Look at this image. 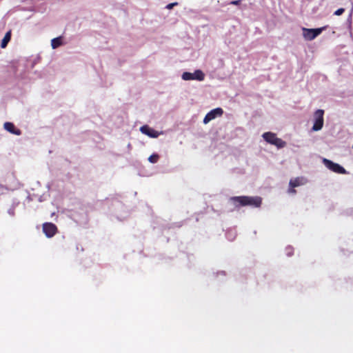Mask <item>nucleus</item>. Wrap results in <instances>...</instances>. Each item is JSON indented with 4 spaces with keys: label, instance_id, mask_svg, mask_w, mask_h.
<instances>
[{
    "label": "nucleus",
    "instance_id": "1",
    "mask_svg": "<svg viewBox=\"0 0 353 353\" xmlns=\"http://www.w3.org/2000/svg\"><path fill=\"white\" fill-rule=\"evenodd\" d=\"M230 200L235 205L259 207L261 204V198L259 196H235Z\"/></svg>",
    "mask_w": 353,
    "mask_h": 353
},
{
    "label": "nucleus",
    "instance_id": "2",
    "mask_svg": "<svg viewBox=\"0 0 353 353\" xmlns=\"http://www.w3.org/2000/svg\"><path fill=\"white\" fill-rule=\"evenodd\" d=\"M263 139L271 145H275L277 148H283L286 145L285 141L276 137L275 133L268 132L262 134Z\"/></svg>",
    "mask_w": 353,
    "mask_h": 353
},
{
    "label": "nucleus",
    "instance_id": "3",
    "mask_svg": "<svg viewBox=\"0 0 353 353\" xmlns=\"http://www.w3.org/2000/svg\"><path fill=\"white\" fill-rule=\"evenodd\" d=\"M325 27L319 28H302L303 37L306 41H312L316 38L319 34H321L323 30H325Z\"/></svg>",
    "mask_w": 353,
    "mask_h": 353
},
{
    "label": "nucleus",
    "instance_id": "4",
    "mask_svg": "<svg viewBox=\"0 0 353 353\" xmlns=\"http://www.w3.org/2000/svg\"><path fill=\"white\" fill-rule=\"evenodd\" d=\"M205 74L201 70H196L194 72H184L181 75V79L184 81L196 80L202 81L205 79Z\"/></svg>",
    "mask_w": 353,
    "mask_h": 353
},
{
    "label": "nucleus",
    "instance_id": "5",
    "mask_svg": "<svg viewBox=\"0 0 353 353\" xmlns=\"http://www.w3.org/2000/svg\"><path fill=\"white\" fill-rule=\"evenodd\" d=\"M323 114L324 111L319 109L314 113V125L312 126L313 131H319L323 126Z\"/></svg>",
    "mask_w": 353,
    "mask_h": 353
},
{
    "label": "nucleus",
    "instance_id": "6",
    "mask_svg": "<svg viewBox=\"0 0 353 353\" xmlns=\"http://www.w3.org/2000/svg\"><path fill=\"white\" fill-rule=\"evenodd\" d=\"M307 183V180L306 178L303 176H299L294 179H292L289 182V189L288 193L290 194H295L296 190L294 189V188L299 187L301 185H304Z\"/></svg>",
    "mask_w": 353,
    "mask_h": 353
},
{
    "label": "nucleus",
    "instance_id": "7",
    "mask_svg": "<svg viewBox=\"0 0 353 353\" xmlns=\"http://www.w3.org/2000/svg\"><path fill=\"white\" fill-rule=\"evenodd\" d=\"M323 163L324 165L331 171L339 173V174H345V170L339 164L334 163L333 161L327 159L325 158L323 159Z\"/></svg>",
    "mask_w": 353,
    "mask_h": 353
},
{
    "label": "nucleus",
    "instance_id": "8",
    "mask_svg": "<svg viewBox=\"0 0 353 353\" xmlns=\"http://www.w3.org/2000/svg\"><path fill=\"white\" fill-rule=\"evenodd\" d=\"M223 113V110L221 108H216L210 110L204 117L203 123L207 124L216 117H221Z\"/></svg>",
    "mask_w": 353,
    "mask_h": 353
},
{
    "label": "nucleus",
    "instance_id": "9",
    "mask_svg": "<svg viewBox=\"0 0 353 353\" xmlns=\"http://www.w3.org/2000/svg\"><path fill=\"white\" fill-rule=\"evenodd\" d=\"M42 229L46 236L48 238H51L54 236L55 234L57 232V228L52 223H44L43 224Z\"/></svg>",
    "mask_w": 353,
    "mask_h": 353
},
{
    "label": "nucleus",
    "instance_id": "10",
    "mask_svg": "<svg viewBox=\"0 0 353 353\" xmlns=\"http://www.w3.org/2000/svg\"><path fill=\"white\" fill-rule=\"evenodd\" d=\"M140 131L143 134L147 135L148 137L150 138H157L160 134H163V132H158L155 130L154 129L149 127L148 125H143L140 128Z\"/></svg>",
    "mask_w": 353,
    "mask_h": 353
},
{
    "label": "nucleus",
    "instance_id": "11",
    "mask_svg": "<svg viewBox=\"0 0 353 353\" xmlns=\"http://www.w3.org/2000/svg\"><path fill=\"white\" fill-rule=\"evenodd\" d=\"M3 128L6 131L9 132L10 133H11L12 134L17 135V136L21 134V131L19 129L15 127V125L11 122L4 123Z\"/></svg>",
    "mask_w": 353,
    "mask_h": 353
},
{
    "label": "nucleus",
    "instance_id": "12",
    "mask_svg": "<svg viewBox=\"0 0 353 353\" xmlns=\"http://www.w3.org/2000/svg\"><path fill=\"white\" fill-rule=\"evenodd\" d=\"M63 45L62 37H58L51 40V46L52 49H56Z\"/></svg>",
    "mask_w": 353,
    "mask_h": 353
},
{
    "label": "nucleus",
    "instance_id": "13",
    "mask_svg": "<svg viewBox=\"0 0 353 353\" xmlns=\"http://www.w3.org/2000/svg\"><path fill=\"white\" fill-rule=\"evenodd\" d=\"M10 37H11V34H10V32H8L3 39H2L1 41V47L2 48H6V46H7L8 41L10 40Z\"/></svg>",
    "mask_w": 353,
    "mask_h": 353
},
{
    "label": "nucleus",
    "instance_id": "14",
    "mask_svg": "<svg viewBox=\"0 0 353 353\" xmlns=\"http://www.w3.org/2000/svg\"><path fill=\"white\" fill-rule=\"evenodd\" d=\"M159 159V156L157 154H153L149 157L148 161L151 163H155L158 161Z\"/></svg>",
    "mask_w": 353,
    "mask_h": 353
},
{
    "label": "nucleus",
    "instance_id": "15",
    "mask_svg": "<svg viewBox=\"0 0 353 353\" xmlns=\"http://www.w3.org/2000/svg\"><path fill=\"white\" fill-rule=\"evenodd\" d=\"M344 11L345 10L343 8H339L334 12V14L336 16H340L344 12Z\"/></svg>",
    "mask_w": 353,
    "mask_h": 353
},
{
    "label": "nucleus",
    "instance_id": "16",
    "mask_svg": "<svg viewBox=\"0 0 353 353\" xmlns=\"http://www.w3.org/2000/svg\"><path fill=\"white\" fill-rule=\"evenodd\" d=\"M177 4H178V3H176V2L171 3L168 4L165 8L168 10H171L174 8V6H176Z\"/></svg>",
    "mask_w": 353,
    "mask_h": 353
},
{
    "label": "nucleus",
    "instance_id": "17",
    "mask_svg": "<svg viewBox=\"0 0 353 353\" xmlns=\"http://www.w3.org/2000/svg\"><path fill=\"white\" fill-rule=\"evenodd\" d=\"M241 1L240 0H236V1H232L230 2V4H232V5H239Z\"/></svg>",
    "mask_w": 353,
    "mask_h": 353
},
{
    "label": "nucleus",
    "instance_id": "18",
    "mask_svg": "<svg viewBox=\"0 0 353 353\" xmlns=\"http://www.w3.org/2000/svg\"><path fill=\"white\" fill-rule=\"evenodd\" d=\"M292 248L291 247L287 248V254L290 256L292 254Z\"/></svg>",
    "mask_w": 353,
    "mask_h": 353
},
{
    "label": "nucleus",
    "instance_id": "19",
    "mask_svg": "<svg viewBox=\"0 0 353 353\" xmlns=\"http://www.w3.org/2000/svg\"><path fill=\"white\" fill-rule=\"evenodd\" d=\"M8 213H9L10 214H11V215H13V214H14V212H13V211H12V210H9Z\"/></svg>",
    "mask_w": 353,
    "mask_h": 353
}]
</instances>
